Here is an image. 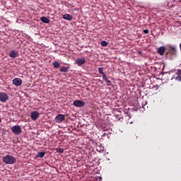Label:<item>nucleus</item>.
<instances>
[{
	"label": "nucleus",
	"mask_w": 181,
	"mask_h": 181,
	"mask_svg": "<svg viewBox=\"0 0 181 181\" xmlns=\"http://www.w3.org/2000/svg\"><path fill=\"white\" fill-rule=\"evenodd\" d=\"M2 160L7 165H13V163H16V158L11 155L4 156Z\"/></svg>",
	"instance_id": "nucleus-1"
},
{
	"label": "nucleus",
	"mask_w": 181,
	"mask_h": 181,
	"mask_svg": "<svg viewBox=\"0 0 181 181\" xmlns=\"http://www.w3.org/2000/svg\"><path fill=\"white\" fill-rule=\"evenodd\" d=\"M11 132L15 135H19L22 134V128L19 125H14L13 127H11Z\"/></svg>",
	"instance_id": "nucleus-2"
},
{
	"label": "nucleus",
	"mask_w": 181,
	"mask_h": 181,
	"mask_svg": "<svg viewBox=\"0 0 181 181\" xmlns=\"http://www.w3.org/2000/svg\"><path fill=\"white\" fill-rule=\"evenodd\" d=\"M64 119H66V115L59 114L55 117V122L57 124H62V122L64 121Z\"/></svg>",
	"instance_id": "nucleus-3"
},
{
	"label": "nucleus",
	"mask_w": 181,
	"mask_h": 181,
	"mask_svg": "<svg viewBox=\"0 0 181 181\" xmlns=\"http://www.w3.org/2000/svg\"><path fill=\"white\" fill-rule=\"evenodd\" d=\"M9 100V96H8V94L1 92L0 93V101L1 103H6Z\"/></svg>",
	"instance_id": "nucleus-4"
},
{
	"label": "nucleus",
	"mask_w": 181,
	"mask_h": 181,
	"mask_svg": "<svg viewBox=\"0 0 181 181\" xmlns=\"http://www.w3.org/2000/svg\"><path fill=\"white\" fill-rule=\"evenodd\" d=\"M73 105L78 107H84L86 105V102L80 100H76L74 101Z\"/></svg>",
	"instance_id": "nucleus-5"
},
{
	"label": "nucleus",
	"mask_w": 181,
	"mask_h": 181,
	"mask_svg": "<svg viewBox=\"0 0 181 181\" xmlns=\"http://www.w3.org/2000/svg\"><path fill=\"white\" fill-rule=\"evenodd\" d=\"M8 56L9 57H11V59H16V57H19V52L15 49H12L10 51Z\"/></svg>",
	"instance_id": "nucleus-6"
},
{
	"label": "nucleus",
	"mask_w": 181,
	"mask_h": 181,
	"mask_svg": "<svg viewBox=\"0 0 181 181\" xmlns=\"http://www.w3.org/2000/svg\"><path fill=\"white\" fill-rule=\"evenodd\" d=\"M39 115H40V113H39V112L37 111L31 112L30 113L31 119L33 121H36V119L39 118Z\"/></svg>",
	"instance_id": "nucleus-7"
},
{
	"label": "nucleus",
	"mask_w": 181,
	"mask_h": 181,
	"mask_svg": "<svg viewBox=\"0 0 181 181\" xmlns=\"http://www.w3.org/2000/svg\"><path fill=\"white\" fill-rule=\"evenodd\" d=\"M13 84L17 87H20V86H22V79L20 78H15L13 79Z\"/></svg>",
	"instance_id": "nucleus-8"
},
{
	"label": "nucleus",
	"mask_w": 181,
	"mask_h": 181,
	"mask_svg": "<svg viewBox=\"0 0 181 181\" xmlns=\"http://www.w3.org/2000/svg\"><path fill=\"white\" fill-rule=\"evenodd\" d=\"M76 63L78 66H83V64H86V58H78Z\"/></svg>",
	"instance_id": "nucleus-9"
},
{
	"label": "nucleus",
	"mask_w": 181,
	"mask_h": 181,
	"mask_svg": "<svg viewBox=\"0 0 181 181\" xmlns=\"http://www.w3.org/2000/svg\"><path fill=\"white\" fill-rule=\"evenodd\" d=\"M63 18L66 20V21H71L73 19V16H71L70 14H64L63 16Z\"/></svg>",
	"instance_id": "nucleus-10"
},
{
	"label": "nucleus",
	"mask_w": 181,
	"mask_h": 181,
	"mask_svg": "<svg viewBox=\"0 0 181 181\" xmlns=\"http://www.w3.org/2000/svg\"><path fill=\"white\" fill-rule=\"evenodd\" d=\"M40 21L43 22V23H49L50 20L46 17H41Z\"/></svg>",
	"instance_id": "nucleus-11"
},
{
	"label": "nucleus",
	"mask_w": 181,
	"mask_h": 181,
	"mask_svg": "<svg viewBox=\"0 0 181 181\" xmlns=\"http://www.w3.org/2000/svg\"><path fill=\"white\" fill-rule=\"evenodd\" d=\"M45 155H46V152H38L37 154V158H44Z\"/></svg>",
	"instance_id": "nucleus-12"
},
{
	"label": "nucleus",
	"mask_w": 181,
	"mask_h": 181,
	"mask_svg": "<svg viewBox=\"0 0 181 181\" xmlns=\"http://www.w3.org/2000/svg\"><path fill=\"white\" fill-rule=\"evenodd\" d=\"M52 66L55 68V69H59V67H60V63L55 62L52 64Z\"/></svg>",
	"instance_id": "nucleus-13"
},
{
	"label": "nucleus",
	"mask_w": 181,
	"mask_h": 181,
	"mask_svg": "<svg viewBox=\"0 0 181 181\" xmlns=\"http://www.w3.org/2000/svg\"><path fill=\"white\" fill-rule=\"evenodd\" d=\"M60 71L62 73H67L69 71V68L68 67H62L61 69H60Z\"/></svg>",
	"instance_id": "nucleus-14"
},
{
	"label": "nucleus",
	"mask_w": 181,
	"mask_h": 181,
	"mask_svg": "<svg viewBox=\"0 0 181 181\" xmlns=\"http://www.w3.org/2000/svg\"><path fill=\"white\" fill-rule=\"evenodd\" d=\"M98 71H99V74H102V76H104V74H105L104 73V68L103 67L98 68Z\"/></svg>",
	"instance_id": "nucleus-15"
},
{
	"label": "nucleus",
	"mask_w": 181,
	"mask_h": 181,
	"mask_svg": "<svg viewBox=\"0 0 181 181\" xmlns=\"http://www.w3.org/2000/svg\"><path fill=\"white\" fill-rule=\"evenodd\" d=\"M56 151L58 153H63V152H64V148H57L56 149Z\"/></svg>",
	"instance_id": "nucleus-16"
},
{
	"label": "nucleus",
	"mask_w": 181,
	"mask_h": 181,
	"mask_svg": "<svg viewBox=\"0 0 181 181\" xmlns=\"http://www.w3.org/2000/svg\"><path fill=\"white\" fill-rule=\"evenodd\" d=\"M100 45H101V46H102L103 47H107V45H108V43H107V42H105V41H102V42H100Z\"/></svg>",
	"instance_id": "nucleus-17"
},
{
	"label": "nucleus",
	"mask_w": 181,
	"mask_h": 181,
	"mask_svg": "<svg viewBox=\"0 0 181 181\" xmlns=\"http://www.w3.org/2000/svg\"><path fill=\"white\" fill-rule=\"evenodd\" d=\"M102 77H103V80L106 83L107 81L108 80V78H107V75L103 74L102 75Z\"/></svg>",
	"instance_id": "nucleus-18"
},
{
	"label": "nucleus",
	"mask_w": 181,
	"mask_h": 181,
	"mask_svg": "<svg viewBox=\"0 0 181 181\" xmlns=\"http://www.w3.org/2000/svg\"><path fill=\"white\" fill-rule=\"evenodd\" d=\"M106 83H107V86H111V81L107 79Z\"/></svg>",
	"instance_id": "nucleus-19"
},
{
	"label": "nucleus",
	"mask_w": 181,
	"mask_h": 181,
	"mask_svg": "<svg viewBox=\"0 0 181 181\" xmlns=\"http://www.w3.org/2000/svg\"><path fill=\"white\" fill-rule=\"evenodd\" d=\"M144 33H145L146 35H148V33H149V30H144Z\"/></svg>",
	"instance_id": "nucleus-20"
},
{
	"label": "nucleus",
	"mask_w": 181,
	"mask_h": 181,
	"mask_svg": "<svg viewBox=\"0 0 181 181\" xmlns=\"http://www.w3.org/2000/svg\"><path fill=\"white\" fill-rule=\"evenodd\" d=\"M73 11H74V12H76V11L78 12V8H74V9H73Z\"/></svg>",
	"instance_id": "nucleus-21"
},
{
	"label": "nucleus",
	"mask_w": 181,
	"mask_h": 181,
	"mask_svg": "<svg viewBox=\"0 0 181 181\" xmlns=\"http://www.w3.org/2000/svg\"><path fill=\"white\" fill-rule=\"evenodd\" d=\"M138 54H142V52L139 51V52H138Z\"/></svg>",
	"instance_id": "nucleus-22"
},
{
	"label": "nucleus",
	"mask_w": 181,
	"mask_h": 181,
	"mask_svg": "<svg viewBox=\"0 0 181 181\" xmlns=\"http://www.w3.org/2000/svg\"><path fill=\"white\" fill-rule=\"evenodd\" d=\"M157 53H159V48L157 49Z\"/></svg>",
	"instance_id": "nucleus-23"
},
{
	"label": "nucleus",
	"mask_w": 181,
	"mask_h": 181,
	"mask_svg": "<svg viewBox=\"0 0 181 181\" xmlns=\"http://www.w3.org/2000/svg\"><path fill=\"white\" fill-rule=\"evenodd\" d=\"M1 121H2V119H1V118H0V122H1Z\"/></svg>",
	"instance_id": "nucleus-24"
}]
</instances>
